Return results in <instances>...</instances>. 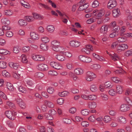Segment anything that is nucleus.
Returning <instances> with one entry per match:
<instances>
[{"instance_id":"f257e3e1","label":"nucleus","mask_w":132,"mask_h":132,"mask_svg":"<svg viewBox=\"0 0 132 132\" xmlns=\"http://www.w3.org/2000/svg\"><path fill=\"white\" fill-rule=\"evenodd\" d=\"M96 77V76L95 73L89 71L87 73L85 79L87 81H90Z\"/></svg>"},{"instance_id":"f03ea898","label":"nucleus","mask_w":132,"mask_h":132,"mask_svg":"<svg viewBox=\"0 0 132 132\" xmlns=\"http://www.w3.org/2000/svg\"><path fill=\"white\" fill-rule=\"evenodd\" d=\"M5 114L7 118L11 120H13L15 118L17 112L14 111L12 112L10 111H7L5 112Z\"/></svg>"},{"instance_id":"7ed1b4c3","label":"nucleus","mask_w":132,"mask_h":132,"mask_svg":"<svg viewBox=\"0 0 132 132\" xmlns=\"http://www.w3.org/2000/svg\"><path fill=\"white\" fill-rule=\"evenodd\" d=\"M79 59L83 62L89 63L92 61V59L90 57L82 55H80L79 56Z\"/></svg>"},{"instance_id":"20e7f679","label":"nucleus","mask_w":132,"mask_h":132,"mask_svg":"<svg viewBox=\"0 0 132 132\" xmlns=\"http://www.w3.org/2000/svg\"><path fill=\"white\" fill-rule=\"evenodd\" d=\"M93 51V49L92 45H86L85 48H83L82 49L81 51L82 52H85L87 54H89L90 53V50Z\"/></svg>"},{"instance_id":"39448f33","label":"nucleus","mask_w":132,"mask_h":132,"mask_svg":"<svg viewBox=\"0 0 132 132\" xmlns=\"http://www.w3.org/2000/svg\"><path fill=\"white\" fill-rule=\"evenodd\" d=\"M128 46L127 44H123L118 46L117 47V51L118 52H121L128 49Z\"/></svg>"},{"instance_id":"423d86ee","label":"nucleus","mask_w":132,"mask_h":132,"mask_svg":"<svg viewBox=\"0 0 132 132\" xmlns=\"http://www.w3.org/2000/svg\"><path fill=\"white\" fill-rule=\"evenodd\" d=\"M117 4V2L115 0H110L108 3V7L111 9L115 7Z\"/></svg>"},{"instance_id":"0eeeda50","label":"nucleus","mask_w":132,"mask_h":132,"mask_svg":"<svg viewBox=\"0 0 132 132\" xmlns=\"http://www.w3.org/2000/svg\"><path fill=\"white\" fill-rule=\"evenodd\" d=\"M129 109V107L126 104H123L120 106L119 109V110L121 112H125Z\"/></svg>"},{"instance_id":"6e6552de","label":"nucleus","mask_w":132,"mask_h":132,"mask_svg":"<svg viewBox=\"0 0 132 132\" xmlns=\"http://www.w3.org/2000/svg\"><path fill=\"white\" fill-rule=\"evenodd\" d=\"M69 44L70 46L72 47H77L80 46L81 43L78 41L73 40L70 41Z\"/></svg>"},{"instance_id":"1a4fd4ad","label":"nucleus","mask_w":132,"mask_h":132,"mask_svg":"<svg viewBox=\"0 0 132 132\" xmlns=\"http://www.w3.org/2000/svg\"><path fill=\"white\" fill-rule=\"evenodd\" d=\"M38 69L40 70L46 71L48 69L47 65L44 64H38Z\"/></svg>"},{"instance_id":"9d476101","label":"nucleus","mask_w":132,"mask_h":132,"mask_svg":"<svg viewBox=\"0 0 132 132\" xmlns=\"http://www.w3.org/2000/svg\"><path fill=\"white\" fill-rule=\"evenodd\" d=\"M52 49L54 51L57 52L58 48V42L56 40H54L51 42Z\"/></svg>"},{"instance_id":"9b49d317","label":"nucleus","mask_w":132,"mask_h":132,"mask_svg":"<svg viewBox=\"0 0 132 132\" xmlns=\"http://www.w3.org/2000/svg\"><path fill=\"white\" fill-rule=\"evenodd\" d=\"M108 27L106 25H103L101 27L100 30V32L101 34H105L108 31Z\"/></svg>"},{"instance_id":"f8f14e48","label":"nucleus","mask_w":132,"mask_h":132,"mask_svg":"<svg viewBox=\"0 0 132 132\" xmlns=\"http://www.w3.org/2000/svg\"><path fill=\"white\" fill-rule=\"evenodd\" d=\"M117 120L119 122L121 123H125L127 122L126 118L122 116H120L118 117Z\"/></svg>"},{"instance_id":"ddd939ff","label":"nucleus","mask_w":132,"mask_h":132,"mask_svg":"<svg viewBox=\"0 0 132 132\" xmlns=\"http://www.w3.org/2000/svg\"><path fill=\"white\" fill-rule=\"evenodd\" d=\"M9 66L12 68L16 70L19 67V64L18 63L10 62L9 63Z\"/></svg>"},{"instance_id":"4468645a","label":"nucleus","mask_w":132,"mask_h":132,"mask_svg":"<svg viewBox=\"0 0 132 132\" xmlns=\"http://www.w3.org/2000/svg\"><path fill=\"white\" fill-rule=\"evenodd\" d=\"M74 72L77 75H81L84 73L83 69L80 68H77L74 70Z\"/></svg>"},{"instance_id":"2eb2a0df","label":"nucleus","mask_w":132,"mask_h":132,"mask_svg":"<svg viewBox=\"0 0 132 132\" xmlns=\"http://www.w3.org/2000/svg\"><path fill=\"white\" fill-rule=\"evenodd\" d=\"M120 14V10L118 8L114 9L112 11L113 16L115 17L119 16Z\"/></svg>"},{"instance_id":"dca6fc26","label":"nucleus","mask_w":132,"mask_h":132,"mask_svg":"<svg viewBox=\"0 0 132 132\" xmlns=\"http://www.w3.org/2000/svg\"><path fill=\"white\" fill-rule=\"evenodd\" d=\"M123 86L120 85H117L116 87V92L119 94H121L123 92Z\"/></svg>"},{"instance_id":"f3484780","label":"nucleus","mask_w":132,"mask_h":132,"mask_svg":"<svg viewBox=\"0 0 132 132\" xmlns=\"http://www.w3.org/2000/svg\"><path fill=\"white\" fill-rule=\"evenodd\" d=\"M88 106L90 109H94L96 108L97 104L95 102H90L88 103Z\"/></svg>"},{"instance_id":"a211bd4d","label":"nucleus","mask_w":132,"mask_h":132,"mask_svg":"<svg viewBox=\"0 0 132 132\" xmlns=\"http://www.w3.org/2000/svg\"><path fill=\"white\" fill-rule=\"evenodd\" d=\"M109 55L112 59L114 61H118L120 59L119 57L115 53H114L113 54H110Z\"/></svg>"},{"instance_id":"6ab92c4d","label":"nucleus","mask_w":132,"mask_h":132,"mask_svg":"<svg viewBox=\"0 0 132 132\" xmlns=\"http://www.w3.org/2000/svg\"><path fill=\"white\" fill-rule=\"evenodd\" d=\"M33 15L34 20L35 19L42 20V19L44 17L43 16L40 14H38L37 13H32Z\"/></svg>"},{"instance_id":"aec40b11","label":"nucleus","mask_w":132,"mask_h":132,"mask_svg":"<svg viewBox=\"0 0 132 132\" xmlns=\"http://www.w3.org/2000/svg\"><path fill=\"white\" fill-rule=\"evenodd\" d=\"M65 49L63 47L58 45V54H64Z\"/></svg>"},{"instance_id":"412c9836","label":"nucleus","mask_w":132,"mask_h":132,"mask_svg":"<svg viewBox=\"0 0 132 132\" xmlns=\"http://www.w3.org/2000/svg\"><path fill=\"white\" fill-rule=\"evenodd\" d=\"M105 11L103 9L98 10L97 14V17L100 18L104 15L105 14Z\"/></svg>"},{"instance_id":"4be33fe9","label":"nucleus","mask_w":132,"mask_h":132,"mask_svg":"<svg viewBox=\"0 0 132 132\" xmlns=\"http://www.w3.org/2000/svg\"><path fill=\"white\" fill-rule=\"evenodd\" d=\"M1 22L2 23L4 24L5 25H8L10 23V21L9 20L5 18H2L1 20Z\"/></svg>"},{"instance_id":"5701e85b","label":"nucleus","mask_w":132,"mask_h":132,"mask_svg":"<svg viewBox=\"0 0 132 132\" xmlns=\"http://www.w3.org/2000/svg\"><path fill=\"white\" fill-rule=\"evenodd\" d=\"M44 102L45 104L48 107L51 108L54 107V105L52 102L47 100L45 101Z\"/></svg>"},{"instance_id":"b1692460","label":"nucleus","mask_w":132,"mask_h":132,"mask_svg":"<svg viewBox=\"0 0 132 132\" xmlns=\"http://www.w3.org/2000/svg\"><path fill=\"white\" fill-rule=\"evenodd\" d=\"M44 116L46 119L48 120H52L53 119V117L50 113H46L44 114Z\"/></svg>"},{"instance_id":"393cba45","label":"nucleus","mask_w":132,"mask_h":132,"mask_svg":"<svg viewBox=\"0 0 132 132\" xmlns=\"http://www.w3.org/2000/svg\"><path fill=\"white\" fill-rule=\"evenodd\" d=\"M100 97L104 101H107L109 99L108 95L104 93H101L100 94Z\"/></svg>"},{"instance_id":"a878e982","label":"nucleus","mask_w":132,"mask_h":132,"mask_svg":"<svg viewBox=\"0 0 132 132\" xmlns=\"http://www.w3.org/2000/svg\"><path fill=\"white\" fill-rule=\"evenodd\" d=\"M124 100L126 101L130 106V107H132V101L130 98L128 97L125 96L124 97Z\"/></svg>"},{"instance_id":"bb28decb","label":"nucleus","mask_w":132,"mask_h":132,"mask_svg":"<svg viewBox=\"0 0 132 132\" xmlns=\"http://www.w3.org/2000/svg\"><path fill=\"white\" fill-rule=\"evenodd\" d=\"M88 100L90 101H94L97 98V96L95 94H90L88 95Z\"/></svg>"},{"instance_id":"cd10ccee","label":"nucleus","mask_w":132,"mask_h":132,"mask_svg":"<svg viewBox=\"0 0 132 132\" xmlns=\"http://www.w3.org/2000/svg\"><path fill=\"white\" fill-rule=\"evenodd\" d=\"M18 23L21 26H25L27 24V22L26 20L23 19H21L19 20Z\"/></svg>"},{"instance_id":"c85d7f7f","label":"nucleus","mask_w":132,"mask_h":132,"mask_svg":"<svg viewBox=\"0 0 132 132\" xmlns=\"http://www.w3.org/2000/svg\"><path fill=\"white\" fill-rule=\"evenodd\" d=\"M69 94V92L66 91H64L62 92L58 93V95L61 97L67 96Z\"/></svg>"},{"instance_id":"c756f323","label":"nucleus","mask_w":132,"mask_h":132,"mask_svg":"<svg viewBox=\"0 0 132 132\" xmlns=\"http://www.w3.org/2000/svg\"><path fill=\"white\" fill-rule=\"evenodd\" d=\"M115 73L116 74L122 75L126 73V72L121 69L120 70H117L114 71Z\"/></svg>"},{"instance_id":"7c9ffc66","label":"nucleus","mask_w":132,"mask_h":132,"mask_svg":"<svg viewBox=\"0 0 132 132\" xmlns=\"http://www.w3.org/2000/svg\"><path fill=\"white\" fill-rule=\"evenodd\" d=\"M58 14L60 15V17L62 19L63 18H69V17L67 16L65 13L63 12H61L58 11Z\"/></svg>"},{"instance_id":"2f4dec72","label":"nucleus","mask_w":132,"mask_h":132,"mask_svg":"<svg viewBox=\"0 0 132 132\" xmlns=\"http://www.w3.org/2000/svg\"><path fill=\"white\" fill-rule=\"evenodd\" d=\"M90 89L91 91L93 92H96L97 90L96 86L94 84H92L90 86Z\"/></svg>"},{"instance_id":"473e14b6","label":"nucleus","mask_w":132,"mask_h":132,"mask_svg":"<svg viewBox=\"0 0 132 132\" xmlns=\"http://www.w3.org/2000/svg\"><path fill=\"white\" fill-rule=\"evenodd\" d=\"M111 120V118L108 116H106L103 118V120L104 122L106 123H109Z\"/></svg>"},{"instance_id":"72a5a7b5","label":"nucleus","mask_w":132,"mask_h":132,"mask_svg":"<svg viewBox=\"0 0 132 132\" xmlns=\"http://www.w3.org/2000/svg\"><path fill=\"white\" fill-rule=\"evenodd\" d=\"M30 35L32 38L33 39H38L39 38L38 35L34 32H31Z\"/></svg>"},{"instance_id":"f704fd0d","label":"nucleus","mask_w":132,"mask_h":132,"mask_svg":"<svg viewBox=\"0 0 132 132\" xmlns=\"http://www.w3.org/2000/svg\"><path fill=\"white\" fill-rule=\"evenodd\" d=\"M6 86L7 88L10 91H11L14 90L12 84L10 83H7Z\"/></svg>"},{"instance_id":"c9c22d12","label":"nucleus","mask_w":132,"mask_h":132,"mask_svg":"<svg viewBox=\"0 0 132 132\" xmlns=\"http://www.w3.org/2000/svg\"><path fill=\"white\" fill-rule=\"evenodd\" d=\"M91 68L95 70H97L100 69L101 67V66L97 64H94L91 65Z\"/></svg>"},{"instance_id":"e433bc0d","label":"nucleus","mask_w":132,"mask_h":132,"mask_svg":"<svg viewBox=\"0 0 132 132\" xmlns=\"http://www.w3.org/2000/svg\"><path fill=\"white\" fill-rule=\"evenodd\" d=\"M104 85L106 88H111L112 87V85L111 82L109 81L105 82Z\"/></svg>"},{"instance_id":"4c0bfd02","label":"nucleus","mask_w":132,"mask_h":132,"mask_svg":"<svg viewBox=\"0 0 132 132\" xmlns=\"http://www.w3.org/2000/svg\"><path fill=\"white\" fill-rule=\"evenodd\" d=\"M50 65L51 67L55 69H58V63L57 62L54 61L51 62L50 63Z\"/></svg>"},{"instance_id":"58836bf2","label":"nucleus","mask_w":132,"mask_h":132,"mask_svg":"<svg viewBox=\"0 0 132 132\" xmlns=\"http://www.w3.org/2000/svg\"><path fill=\"white\" fill-rule=\"evenodd\" d=\"M24 19L26 20L29 22H31L34 20L33 17L31 16H27L24 17Z\"/></svg>"},{"instance_id":"ea45409f","label":"nucleus","mask_w":132,"mask_h":132,"mask_svg":"<svg viewBox=\"0 0 132 132\" xmlns=\"http://www.w3.org/2000/svg\"><path fill=\"white\" fill-rule=\"evenodd\" d=\"M99 4V2L97 0L94 1L92 5V7L93 8H95L97 7Z\"/></svg>"},{"instance_id":"a19ab883","label":"nucleus","mask_w":132,"mask_h":132,"mask_svg":"<svg viewBox=\"0 0 132 132\" xmlns=\"http://www.w3.org/2000/svg\"><path fill=\"white\" fill-rule=\"evenodd\" d=\"M47 29L48 31L51 32H53L54 30V27L52 25L48 26L47 27Z\"/></svg>"},{"instance_id":"79ce46f5","label":"nucleus","mask_w":132,"mask_h":132,"mask_svg":"<svg viewBox=\"0 0 132 132\" xmlns=\"http://www.w3.org/2000/svg\"><path fill=\"white\" fill-rule=\"evenodd\" d=\"M66 67L67 69L69 70H73L74 68L72 63H67V64Z\"/></svg>"},{"instance_id":"37998d69","label":"nucleus","mask_w":132,"mask_h":132,"mask_svg":"<svg viewBox=\"0 0 132 132\" xmlns=\"http://www.w3.org/2000/svg\"><path fill=\"white\" fill-rule=\"evenodd\" d=\"M18 88L19 91L22 93H24L26 92V88L22 86H19V87Z\"/></svg>"},{"instance_id":"c03bdc74","label":"nucleus","mask_w":132,"mask_h":132,"mask_svg":"<svg viewBox=\"0 0 132 132\" xmlns=\"http://www.w3.org/2000/svg\"><path fill=\"white\" fill-rule=\"evenodd\" d=\"M39 6L42 7L43 8H44L46 9L50 10L51 9L50 7L48 6L46 4H42L41 3H39L38 4Z\"/></svg>"},{"instance_id":"a18cd8bd","label":"nucleus","mask_w":132,"mask_h":132,"mask_svg":"<svg viewBox=\"0 0 132 132\" xmlns=\"http://www.w3.org/2000/svg\"><path fill=\"white\" fill-rule=\"evenodd\" d=\"M125 55L126 56L132 55V49H130L126 51L125 53Z\"/></svg>"},{"instance_id":"49530a36","label":"nucleus","mask_w":132,"mask_h":132,"mask_svg":"<svg viewBox=\"0 0 132 132\" xmlns=\"http://www.w3.org/2000/svg\"><path fill=\"white\" fill-rule=\"evenodd\" d=\"M7 67L6 64L5 62L3 61L0 62V68L2 69H4Z\"/></svg>"},{"instance_id":"de8ad7c7","label":"nucleus","mask_w":132,"mask_h":132,"mask_svg":"<svg viewBox=\"0 0 132 132\" xmlns=\"http://www.w3.org/2000/svg\"><path fill=\"white\" fill-rule=\"evenodd\" d=\"M81 113L83 115L86 116L89 114V111L88 110L85 109L81 111Z\"/></svg>"},{"instance_id":"09e8293b","label":"nucleus","mask_w":132,"mask_h":132,"mask_svg":"<svg viewBox=\"0 0 132 132\" xmlns=\"http://www.w3.org/2000/svg\"><path fill=\"white\" fill-rule=\"evenodd\" d=\"M88 120L89 121L91 122H94L95 121L96 118L95 116L92 115L90 116L88 118Z\"/></svg>"},{"instance_id":"8fccbe9b","label":"nucleus","mask_w":132,"mask_h":132,"mask_svg":"<svg viewBox=\"0 0 132 132\" xmlns=\"http://www.w3.org/2000/svg\"><path fill=\"white\" fill-rule=\"evenodd\" d=\"M68 111L69 113L72 114H74L76 112V109L75 107H72L69 109Z\"/></svg>"},{"instance_id":"3c124183","label":"nucleus","mask_w":132,"mask_h":132,"mask_svg":"<svg viewBox=\"0 0 132 132\" xmlns=\"http://www.w3.org/2000/svg\"><path fill=\"white\" fill-rule=\"evenodd\" d=\"M9 51L5 49H0V54L6 55L8 54Z\"/></svg>"},{"instance_id":"603ef678","label":"nucleus","mask_w":132,"mask_h":132,"mask_svg":"<svg viewBox=\"0 0 132 132\" xmlns=\"http://www.w3.org/2000/svg\"><path fill=\"white\" fill-rule=\"evenodd\" d=\"M111 80L116 83H118L119 82H121L120 79L117 77H112L111 78Z\"/></svg>"},{"instance_id":"864d4df0","label":"nucleus","mask_w":132,"mask_h":132,"mask_svg":"<svg viewBox=\"0 0 132 132\" xmlns=\"http://www.w3.org/2000/svg\"><path fill=\"white\" fill-rule=\"evenodd\" d=\"M87 7L88 5L86 3H85L80 6L79 8V10L80 11L82 10L87 8Z\"/></svg>"},{"instance_id":"5fc2aeb1","label":"nucleus","mask_w":132,"mask_h":132,"mask_svg":"<svg viewBox=\"0 0 132 132\" xmlns=\"http://www.w3.org/2000/svg\"><path fill=\"white\" fill-rule=\"evenodd\" d=\"M6 104L9 106L11 108H13L14 109H15V106L14 103H13L8 101L6 103Z\"/></svg>"},{"instance_id":"6e6d98bb","label":"nucleus","mask_w":132,"mask_h":132,"mask_svg":"<svg viewBox=\"0 0 132 132\" xmlns=\"http://www.w3.org/2000/svg\"><path fill=\"white\" fill-rule=\"evenodd\" d=\"M81 125L83 127H87L89 126V123L87 121H84L81 122Z\"/></svg>"},{"instance_id":"4d7b16f0","label":"nucleus","mask_w":132,"mask_h":132,"mask_svg":"<svg viewBox=\"0 0 132 132\" xmlns=\"http://www.w3.org/2000/svg\"><path fill=\"white\" fill-rule=\"evenodd\" d=\"M126 29V27L125 26H123L121 27L120 31L121 35H123V33L125 32Z\"/></svg>"},{"instance_id":"13d9d810","label":"nucleus","mask_w":132,"mask_h":132,"mask_svg":"<svg viewBox=\"0 0 132 132\" xmlns=\"http://www.w3.org/2000/svg\"><path fill=\"white\" fill-rule=\"evenodd\" d=\"M41 39L42 42L45 43H48L50 40L49 39L46 37H42Z\"/></svg>"},{"instance_id":"bf43d9fd","label":"nucleus","mask_w":132,"mask_h":132,"mask_svg":"<svg viewBox=\"0 0 132 132\" xmlns=\"http://www.w3.org/2000/svg\"><path fill=\"white\" fill-rule=\"evenodd\" d=\"M117 40L119 42L121 43L125 42L126 40V38L124 37H119Z\"/></svg>"},{"instance_id":"052dcab7","label":"nucleus","mask_w":132,"mask_h":132,"mask_svg":"<svg viewBox=\"0 0 132 132\" xmlns=\"http://www.w3.org/2000/svg\"><path fill=\"white\" fill-rule=\"evenodd\" d=\"M48 74L52 76H56L57 75V73L56 71L54 70H50L48 72Z\"/></svg>"},{"instance_id":"680f3d73","label":"nucleus","mask_w":132,"mask_h":132,"mask_svg":"<svg viewBox=\"0 0 132 132\" xmlns=\"http://www.w3.org/2000/svg\"><path fill=\"white\" fill-rule=\"evenodd\" d=\"M35 75L39 78H43L44 76V75L42 73L40 72H37L35 74Z\"/></svg>"},{"instance_id":"e2e57ef3","label":"nucleus","mask_w":132,"mask_h":132,"mask_svg":"<svg viewBox=\"0 0 132 132\" xmlns=\"http://www.w3.org/2000/svg\"><path fill=\"white\" fill-rule=\"evenodd\" d=\"M106 88L104 84H102L100 85L99 89L101 92H103L105 91V89Z\"/></svg>"},{"instance_id":"0e129e2a","label":"nucleus","mask_w":132,"mask_h":132,"mask_svg":"<svg viewBox=\"0 0 132 132\" xmlns=\"http://www.w3.org/2000/svg\"><path fill=\"white\" fill-rule=\"evenodd\" d=\"M40 48L44 51L47 50V46L45 44H41L40 45Z\"/></svg>"},{"instance_id":"69168bd1","label":"nucleus","mask_w":132,"mask_h":132,"mask_svg":"<svg viewBox=\"0 0 132 132\" xmlns=\"http://www.w3.org/2000/svg\"><path fill=\"white\" fill-rule=\"evenodd\" d=\"M63 120L64 122L67 124H70L71 122V120L68 118H64L63 119Z\"/></svg>"},{"instance_id":"338daca9","label":"nucleus","mask_w":132,"mask_h":132,"mask_svg":"<svg viewBox=\"0 0 132 132\" xmlns=\"http://www.w3.org/2000/svg\"><path fill=\"white\" fill-rule=\"evenodd\" d=\"M21 57L22 58V61L23 63H26L28 62V60L26 58V56L24 54L22 55Z\"/></svg>"},{"instance_id":"774afa93","label":"nucleus","mask_w":132,"mask_h":132,"mask_svg":"<svg viewBox=\"0 0 132 132\" xmlns=\"http://www.w3.org/2000/svg\"><path fill=\"white\" fill-rule=\"evenodd\" d=\"M132 93V90L131 89L128 88L127 89L126 91L125 94L127 95H129Z\"/></svg>"}]
</instances>
